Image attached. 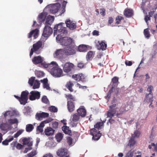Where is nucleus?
<instances>
[{
  "instance_id": "c756f323",
  "label": "nucleus",
  "mask_w": 157,
  "mask_h": 157,
  "mask_svg": "<svg viewBox=\"0 0 157 157\" xmlns=\"http://www.w3.org/2000/svg\"><path fill=\"white\" fill-rule=\"evenodd\" d=\"M62 129L65 134H68L71 136L72 135L71 131L69 129V127L63 126L62 127Z\"/></svg>"
},
{
  "instance_id": "052dcab7",
  "label": "nucleus",
  "mask_w": 157,
  "mask_h": 157,
  "mask_svg": "<svg viewBox=\"0 0 157 157\" xmlns=\"http://www.w3.org/2000/svg\"><path fill=\"white\" fill-rule=\"evenodd\" d=\"M37 154V152L36 151H32L31 152L27 155L28 157H33Z\"/></svg>"
},
{
  "instance_id": "f03ea898",
  "label": "nucleus",
  "mask_w": 157,
  "mask_h": 157,
  "mask_svg": "<svg viewBox=\"0 0 157 157\" xmlns=\"http://www.w3.org/2000/svg\"><path fill=\"white\" fill-rule=\"evenodd\" d=\"M50 72L52 75L55 77H60L63 76L62 69L58 66L53 67Z\"/></svg>"
},
{
  "instance_id": "6e6d98bb",
  "label": "nucleus",
  "mask_w": 157,
  "mask_h": 157,
  "mask_svg": "<svg viewBox=\"0 0 157 157\" xmlns=\"http://www.w3.org/2000/svg\"><path fill=\"white\" fill-rule=\"evenodd\" d=\"M8 122L11 124H17L18 123V120L16 119H9L8 120Z\"/></svg>"
},
{
  "instance_id": "412c9836",
  "label": "nucleus",
  "mask_w": 157,
  "mask_h": 157,
  "mask_svg": "<svg viewBox=\"0 0 157 157\" xmlns=\"http://www.w3.org/2000/svg\"><path fill=\"white\" fill-rule=\"evenodd\" d=\"M107 44L102 41H98L96 44V47L99 50L101 49L102 50H105L106 49Z\"/></svg>"
},
{
  "instance_id": "a18cd8bd",
  "label": "nucleus",
  "mask_w": 157,
  "mask_h": 157,
  "mask_svg": "<svg viewBox=\"0 0 157 157\" xmlns=\"http://www.w3.org/2000/svg\"><path fill=\"white\" fill-rule=\"evenodd\" d=\"M93 55V52L92 51H90L86 55V58L87 60H90L92 58Z\"/></svg>"
},
{
  "instance_id": "4be33fe9",
  "label": "nucleus",
  "mask_w": 157,
  "mask_h": 157,
  "mask_svg": "<svg viewBox=\"0 0 157 157\" xmlns=\"http://www.w3.org/2000/svg\"><path fill=\"white\" fill-rule=\"evenodd\" d=\"M43 60V59L40 56H35L32 59L33 63L35 64H37L42 63Z\"/></svg>"
},
{
  "instance_id": "7c9ffc66",
  "label": "nucleus",
  "mask_w": 157,
  "mask_h": 157,
  "mask_svg": "<svg viewBox=\"0 0 157 157\" xmlns=\"http://www.w3.org/2000/svg\"><path fill=\"white\" fill-rule=\"evenodd\" d=\"M40 81L43 83L44 88H46L47 90H50V88L49 86V84L48 83V80L47 78L41 80Z\"/></svg>"
},
{
  "instance_id": "6ab92c4d",
  "label": "nucleus",
  "mask_w": 157,
  "mask_h": 157,
  "mask_svg": "<svg viewBox=\"0 0 157 157\" xmlns=\"http://www.w3.org/2000/svg\"><path fill=\"white\" fill-rule=\"evenodd\" d=\"M66 26L71 30H73L76 27L75 23L73 22L70 19H67L65 22Z\"/></svg>"
},
{
  "instance_id": "a19ab883",
  "label": "nucleus",
  "mask_w": 157,
  "mask_h": 157,
  "mask_svg": "<svg viewBox=\"0 0 157 157\" xmlns=\"http://www.w3.org/2000/svg\"><path fill=\"white\" fill-rule=\"evenodd\" d=\"M35 75L37 78H40L43 77L44 74L43 71H38L35 72Z\"/></svg>"
},
{
  "instance_id": "2eb2a0df",
  "label": "nucleus",
  "mask_w": 157,
  "mask_h": 157,
  "mask_svg": "<svg viewBox=\"0 0 157 157\" xmlns=\"http://www.w3.org/2000/svg\"><path fill=\"white\" fill-rule=\"evenodd\" d=\"M67 154L68 150L65 148H61L56 152L57 155L60 157H69L68 155L67 156Z\"/></svg>"
},
{
  "instance_id": "f257e3e1",
  "label": "nucleus",
  "mask_w": 157,
  "mask_h": 157,
  "mask_svg": "<svg viewBox=\"0 0 157 157\" xmlns=\"http://www.w3.org/2000/svg\"><path fill=\"white\" fill-rule=\"evenodd\" d=\"M43 43L41 41H39L33 45V47L31 48L29 54L31 57L33 55L34 52L37 54H39L40 53V50L43 48Z\"/></svg>"
},
{
  "instance_id": "393cba45",
  "label": "nucleus",
  "mask_w": 157,
  "mask_h": 157,
  "mask_svg": "<svg viewBox=\"0 0 157 157\" xmlns=\"http://www.w3.org/2000/svg\"><path fill=\"white\" fill-rule=\"evenodd\" d=\"M55 130L51 127H48L45 129L44 133L47 136H52L54 133Z\"/></svg>"
},
{
  "instance_id": "4d7b16f0",
  "label": "nucleus",
  "mask_w": 157,
  "mask_h": 157,
  "mask_svg": "<svg viewBox=\"0 0 157 157\" xmlns=\"http://www.w3.org/2000/svg\"><path fill=\"white\" fill-rule=\"evenodd\" d=\"M48 64H51V65H50V67H48V69L49 70H50V71H51V69L53 67L55 66H57L58 65L56 64V63L55 62H52L50 63H48Z\"/></svg>"
},
{
  "instance_id": "0eeeda50",
  "label": "nucleus",
  "mask_w": 157,
  "mask_h": 157,
  "mask_svg": "<svg viewBox=\"0 0 157 157\" xmlns=\"http://www.w3.org/2000/svg\"><path fill=\"white\" fill-rule=\"evenodd\" d=\"M52 29L48 25H45L42 35L44 37L48 38L52 34Z\"/></svg>"
},
{
  "instance_id": "ea45409f",
  "label": "nucleus",
  "mask_w": 157,
  "mask_h": 157,
  "mask_svg": "<svg viewBox=\"0 0 157 157\" xmlns=\"http://www.w3.org/2000/svg\"><path fill=\"white\" fill-rule=\"evenodd\" d=\"M136 143V141L135 140V138L133 136H132L130 139L129 140L128 145L130 147L133 146Z\"/></svg>"
},
{
  "instance_id": "58836bf2",
  "label": "nucleus",
  "mask_w": 157,
  "mask_h": 157,
  "mask_svg": "<svg viewBox=\"0 0 157 157\" xmlns=\"http://www.w3.org/2000/svg\"><path fill=\"white\" fill-rule=\"evenodd\" d=\"M59 33L60 35H66L67 33V30L66 28L64 26L62 27V29H59Z\"/></svg>"
},
{
  "instance_id": "de8ad7c7",
  "label": "nucleus",
  "mask_w": 157,
  "mask_h": 157,
  "mask_svg": "<svg viewBox=\"0 0 157 157\" xmlns=\"http://www.w3.org/2000/svg\"><path fill=\"white\" fill-rule=\"evenodd\" d=\"M103 123L102 122H98L97 123L94 125L95 128H97L98 129L101 128V127L103 125Z\"/></svg>"
},
{
  "instance_id": "ddd939ff",
  "label": "nucleus",
  "mask_w": 157,
  "mask_h": 157,
  "mask_svg": "<svg viewBox=\"0 0 157 157\" xmlns=\"http://www.w3.org/2000/svg\"><path fill=\"white\" fill-rule=\"evenodd\" d=\"M74 65L72 63L68 62L66 63L63 66V71L66 73H68L73 69Z\"/></svg>"
},
{
  "instance_id": "473e14b6",
  "label": "nucleus",
  "mask_w": 157,
  "mask_h": 157,
  "mask_svg": "<svg viewBox=\"0 0 157 157\" xmlns=\"http://www.w3.org/2000/svg\"><path fill=\"white\" fill-rule=\"evenodd\" d=\"M11 145L13 147H16V148L18 150L21 149L24 147L23 145L19 143H17V141L13 142L11 144Z\"/></svg>"
},
{
  "instance_id": "a878e982",
  "label": "nucleus",
  "mask_w": 157,
  "mask_h": 157,
  "mask_svg": "<svg viewBox=\"0 0 157 157\" xmlns=\"http://www.w3.org/2000/svg\"><path fill=\"white\" fill-rule=\"evenodd\" d=\"M67 108L70 112L73 111L75 109V104L71 100L68 101L67 103Z\"/></svg>"
},
{
  "instance_id": "5fc2aeb1",
  "label": "nucleus",
  "mask_w": 157,
  "mask_h": 157,
  "mask_svg": "<svg viewBox=\"0 0 157 157\" xmlns=\"http://www.w3.org/2000/svg\"><path fill=\"white\" fill-rule=\"evenodd\" d=\"M35 78V77H32L29 79L28 83L30 86H32L33 85Z\"/></svg>"
},
{
  "instance_id": "7ed1b4c3",
  "label": "nucleus",
  "mask_w": 157,
  "mask_h": 157,
  "mask_svg": "<svg viewBox=\"0 0 157 157\" xmlns=\"http://www.w3.org/2000/svg\"><path fill=\"white\" fill-rule=\"evenodd\" d=\"M118 104H113L109 106V109L107 111V116L108 117H112L117 112V105Z\"/></svg>"
},
{
  "instance_id": "49530a36",
  "label": "nucleus",
  "mask_w": 157,
  "mask_h": 157,
  "mask_svg": "<svg viewBox=\"0 0 157 157\" xmlns=\"http://www.w3.org/2000/svg\"><path fill=\"white\" fill-rule=\"evenodd\" d=\"M41 101L43 103L46 104H48L49 103V101L47 96L45 95L43 96L42 97Z\"/></svg>"
},
{
  "instance_id": "e2e57ef3",
  "label": "nucleus",
  "mask_w": 157,
  "mask_h": 157,
  "mask_svg": "<svg viewBox=\"0 0 157 157\" xmlns=\"http://www.w3.org/2000/svg\"><path fill=\"white\" fill-rule=\"evenodd\" d=\"M140 132L139 131H135L134 134L132 136H133L134 138H138L140 135Z\"/></svg>"
},
{
  "instance_id": "39448f33",
  "label": "nucleus",
  "mask_w": 157,
  "mask_h": 157,
  "mask_svg": "<svg viewBox=\"0 0 157 157\" xmlns=\"http://www.w3.org/2000/svg\"><path fill=\"white\" fill-rule=\"evenodd\" d=\"M63 49L66 56L73 55L75 53L76 48L73 45L65 47Z\"/></svg>"
},
{
  "instance_id": "bb28decb",
  "label": "nucleus",
  "mask_w": 157,
  "mask_h": 157,
  "mask_svg": "<svg viewBox=\"0 0 157 157\" xmlns=\"http://www.w3.org/2000/svg\"><path fill=\"white\" fill-rule=\"evenodd\" d=\"M0 128L2 130L4 131L2 132L3 133V134L6 133L9 130V126L6 123L1 124L0 126Z\"/></svg>"
},
{
  "instance_id": "72a5a7b5",
  "label": "nucleus",
  "mask_w": 157,
  "mask_h": 157,
  "mask_svg": "<svg viewBox=\"0 0 157 157\" xmlns=\"http://www.w3.org/2000/svg\"><path fill=\"white\" fill-rule=\"evenodd\" d=\"M54 19V16L50 15L48 16L47 18L45 24V25H51Z\"/></svg>"
},
{
  "instance_id": "338daca9",
  "label": "nucleus",
  "mask_w": 157,
  "mask_h": 157,
  "mask_svg": "<svg viewBox=\"0 0 157 157\" xmlns=\"http://www.w3.org/2000/svg\"><path fill=\"white\" fill-rule=\"evenodd\" d=\"M29 140L28 139L26 138H24L22 140V141L23 142V145H27L28 144H29Z\"/></svg>"
},
{
  "instance_id": "864d4df0",
  "label": "nucleus",
  "mask_w": 157,
  "mask_h": 157,
  "mask_svg": "<svg viewBox=\"0 0 157 157\" xmlns=\"http://www.w3.org/2000/svg\"><path fill=\"white\" fill-rule=\"evenodd\" d=\"M48 109L50 111L52 112H57L58 111L57 108L53 106H52L49 107Z\"/></svg>"
},
{
  "instance_id": "1a4fd4ad",
  "label": "nucleus",
  "mask_w": 157,
  "mask_h": 157,
  "mask_svg": "<svg viewBox=\"0 0 157 157\" xmlns=\"http://www.w3.org/2000/svg\"><path fill=\"white\" fill-rule=\"evenodd\" d=\"M90 133L93 136L92 139L95 140H98L100 138L101 134L99 131L98 132L95 128L90 130Z\"/></svg>"
},
{
  "instance_id": "4c0bfd02",
  "label": "nucleus",
  "mask_w": 157,
  "mask_h": 157,
  "mask_svg": "<svg viewBox=\"0 0 157 157\" xmlns=\"http://www.w3.org/2000/svg\"><path fill=\"white\" fill-rule=\"evenodd\" d=\"M63 137V134L61 133H57L55 136V138L57 141L60 142Z\"/></svg>"
},
{
  "instance_id": "c9c22d12",
  "label": "nucleus",
  "mask_w": 157,
  "mask_h": 157,
  "mask_svg": "<svg viewBox=\"0 0 157 157\" xmlns=\"http://www.w3.org/2000/svg\"><path fill=\"white\" fill-rule=\"evenodd\" d=\"M80 119V116L78 114V113H76L72 116V121L75 122H77L79 121Z\"/></svg>"
},
{
  "instance_id": "c03bdc74",
  "label": "nucleus",
  "mask_w": 157,
  "mask_h": 157,
  "mask_svg": "<svg viewBox=\"0 0 157 157\" xmlns=\"http://www.w3.org/2000/svg\"><path fill=\"white\" fill-rule=\"evenodd\" d=\"M125 111V109L124 107H121L119 109V111H118L116 115L118 117L121 114L123 113Z\"/></svg>"
},
{
  "instance_id": "a211bd4d",
  "label": "nucleus",
  "mask_w": 157,
  "mask_h": 157,
  "mask_svg": "<svg viewBox=\"0 0 157 157\" xmlns=\"http://www.w3.org/2000/svg\"><path fill=\"white\" fill-rule=\"evenodd\" d=\"M49 115L48 113L45 112L37 113L36 115V118L38 120H41L43 118L48 117Z\"/></svg>"
},
{
  "instance_id": "79ce46f5",
  "label": "nucleus",
  "mask_w": 157,
  "mask_h": 157,
  "mask_svg": "<svg viewBox=\"0 0 157 157\" xmlns=\"http://www.w3.org/2000/svg\"><path fill=\"white\" fill-rule=\"evenodd\" d=\"M65 96L68 101H69V99L72 100L73 101H76V99L75 97L70 94H66Z\"/></svg>"
},
{
  "instance_id": "69168bd1",
  "label": "nucleus",
  "mask_w": 157,
  "mask_h": 157,
  "mask_svg": "<svg viewBox=\"0 0 157 157\" xmlns=\"http://www.w3.org/2000/svg\"><path fill=\"white\" fill-rule=\"evenodd\" d=\"M58 123L56 121L52 122V127L55 129H56L58 128Z\"/></svg>"
},
{
  "instance_id": "37998d69",
  "label": "nucleus",
  "mask_w": 157,
  "mask_h": 157,
  "mask_svg": "<svg viewBox=\"0 0 157 157\" xmlns=\"http://www.w3.org/2000/svg\"><path fill=\"white\" fill-rule=\"evenodd\" d=\"M13 140V137L12 136L9 139H6L5 140L2 141V143L3 145H7L8 144V143L11 142Z\"/></svg>"
},
{
  "instance_id": "b1692460",
  "label": "nucleus",
  "mask_w": 157,
  "mask_h": 157,
  "mask_svg": "<svg viewBox=\"0 0 157 157\" xmlns=\"http://www.w3.org/2000/svg\"><path fill=\"white\" fill-rule=\"evenodd\" d=\"M65 25V24L63 23H60L56 25L54 28V35H55V34L58 31L59 32V29H62V27L64 26Z\"/></svg>"
},
{
  "instance_id": "2f4dec72",
  "label": "nucleus",
  "mask_w": 157,
  "mask_h": 157,
  "mask_svg": "<svg viewBox=\"0 0 157 157\" xmlns=\"http://www.w3.org/2000/svg\"><path fill=\"white\" fill-rule=\"evenodd\" d=\"M74 85V84L73 82L72 81H69L67 82L65 85V87L71 92H72L74 91V89L72 88V87Z\"/></svg>"
},
{
  "instance_id": "f3484780",
  "label": "nucleus",
  "mask_w": 157,
  "mask_h": 157,
  "mask_svg": "<svg viewBox=\"0 0 157 157\" xmlns=\"http://www.w3.org/2000/svg\"><path fill=\"white\" fill-rule=\"evenodd\" d=\"M52 120V119L49 118L48 119L42 121L37 128V130H38L40 132H43V128L44 126V124L49 123Z\"/></svg>"
},
{
  "instance_id": "aec40b11",
  "label": "nucleus",
  "mask_w": 157,
  "mask_h": 157,
  "mask_svg": "<svg viewBox=\"0 0 157 157\" xmlns=\"http://www.w3.org/2000/svg\"><path fill=\"white\" fill-rule=\"evenodd\" d=\"M78 114L82 117H84L86 115V111L83 106H81L77 110Z\"/></svg>"
},
{
  "instance_id": "cd10ccee",
  "label": "nucleus",
  "mask_w": 157,
  "mask_h": 157,
  "mask_svg": "<svg viewBox=\"0 0 157 157\" xmlns=\"http://www.w3.org/2000/svg\"><path fill=\"white\" fill-rule=\"evenodd\" d=\"M124 14L126 17H130L133 15V10L130 9H126L124 11Z\"/></svg>"
},
{
  "instance_id": "09e8293b",
  "label": "nucleus",
  "mask_w": 157,
  "mask_h": 157,
  "mask_svg": "<svg viewBox=\"0 0 157 157\" xmlns=\"http://www.w3.org/2000/svg\"><path fill=\"white\" fill-rule=\"evenodd\" d=\"M124 19V18L123 17L119 16H117L116 18V24L118 25L120 24L121 20H123Z\"/></svg>"
},
{
  "instance_id": "3c124183",
  "label": "nucleus",
  "mask_w": 157,
  "mask_h": 157,
  "mask_svg": "<svg viewBox=\"0 0 157 157\" xmlns=\"http://www.w3.org/2000/svg\"><path fill=\"white\" fill-rule=\"evenodd\" d=\"M40 83L38 81L36 80L33 86V89H35L38 88L40 87Z\"/></svg>"
},
{
  "instance_id": "5701e85b",
  "label": "nucleus",
  "mask_w": 157,
  "mask_h": 157,
  "mask_svg": "<svg viewBox=\"0 0 157 157\" xmlns=\"http://www.w3.org/2000/svg\"><path fill=\"white\" fill-rule=\"evenodd\" d=\"M38 30L36 29L34 30H32L28 34V37L31 38L33 36L34 38H36L38 36Z\"/></svg>"
},
{
  "instance_id": "423d86ee",
  "label": "nucleus",
  "mask_w": 157,
  "mask_h": 157,
  "mask_svg": "<svg viewBox=\"0 0 157 157\" xmlns=\"http://www.w3.org/2000/svg\"><path fill=\"white\" fill-rule=\"evenodd\" d=\"M153 89V87L151 86H149L147 90L148 91L149 93L148 94H147L145 96V100L147 102H150L149 107L151 106L153 107V105H151L153 100V94L152 92V90Z\"/></svg>"
},
{
  "instance_id": "603ef678",
  "label": "nucleus",
  "mask_w": 157,
  "mask_h": 157,
  "mask_svg": "<svg viewBox=\"0 0 157 157\" xmlns=\"http://www.w3.org/2000/svg\"><path fill=\"white\" fill-rule=\"evenodd\" d=\"M144 34L145 37L148 38L150 37V34L148 29H146L144 30Z\"/></svg>"
},
{
  "instance_id": "680f3d73",
  "label": "nucleus",
  "mask_w": 157,
  "mask_h": 157,
  "mask_svg": "<svg viewBox=\"0 0 157 157\" xmlns=\"http://www.w3.org/2000/svg\"><path fill=\"white\" fill-rule=\"evenodd\" d=\"M134 151H129L126 155L124 157H132L133 155Z\"/></svg>"
},
{
  "instance_id": "f704fd0d",
  "label": "nucleus",
  "mask_w": 157,
  "mask_h": 157,
  "mask_svg": "<svg viewBox=\"0 0 157 157\" xmlns=\"http://www.w3.org/2000/svg\"><path fill=\"white\" fill-rule=\"evenodd\" d=\"M78 51L80 52H86L88 50L87 45L84 44L80 45L78 46Z\"/></svg>"
},
{
  "instance_id": "774afa93",
  "label": "nucleus",
  "mask_w": 157,
  "mask_h": 157,
  "mask_svg": "<svg viewBox=\"0 0 157 157\" xmlns=\"http://www.w3.org/2000/svg\"><path fill=\"white\" fill-rule=\"evenodd\" d=\"M51 65V64H48V63H47L45 62H42L41 63V66L45 68H48V67H50Z\"/></svg>"
},
{
  "instance_id": "9d476101",
  "label": "nucleus",
  "mask_w": 157,
  "mask_h": 157,
  "mask_svg": "<svg viewBox=\"0 0 157 157\" xmlns=\"http://www.w3.org/2000/svg\"><path fill=\"white\" fill-rule=\"evenodd\" d=\"M29 94V92L27 90L22 92L21 96V104L24 105L27 102Z\"/></svg>"
},
{
  "instance_id": "f8f14e48",
  "label": "nucleus",
  "mask_w": 157,
  "mask_h": 157,
  "mask_svg": "<svg viewBox=\"0 0 157 157\" xmlns=\"http://www.w3.org/2000/svg\"><path fill=\"white\" fill-rule=\"evenodd\" d=\"M55 57L60 59H63L65 58V55L63 49L57 50L54 54Z\"/></svg>"
},
{
  "instance_id": "6e6552de",
  "label": "nucleus",
  "mask_w": 157,
  "mask_h": 157,
  "mask_svg": "<svg viewBox=\"0 0 157 157\" xmlns=\"http://www.w3.org/2000/svg\"><path fill=\"white\" fill-rule=\"evenodd\" d=\"M29 96V99L31 101H34L38 100L40 99V93L36 90L31 91Z\"/></svg>"
},
{
  "instance_id": "9b49d317",
  "label": "nucleus",
  "mask_w": 157,
  "mask_h": 157,
  "mask_svg": "<svg viewBox=\"0 0 157 157\" xmlns=\"http://www.w3.org/2000/svg\"><path fill=\"white\" fill-rule=\"evenodd\" d=\"M72 77L77 82L81 81L84 82L86 81V77L82 73L73 75H72Z\"/></svg>"
},
{
  "instance_id": "4468645a",
  "label": "nucleus",
  "mask_w": 157,
  "mask_h": 157,
  "mask_svg": "<svg viewBox=\"0 0 157 157\" xmlns=\"http://www.w3.org/2000/svg\"><path fill=\"white\" fill-rule=\"evenodd\" d=\"M72 42V39L68 37H63L60 40V42L61 44L64 46H67L70 45L71 44Z\"/></svg>"
},
{
  "instance_id": "e433bc0d",
  "label": "nucleus",
  "mask_w": 157,
  "mask_h": 157,
  "mask_svg": "<svg viewBox=\"0 0 157 157\" xmlns=\"http://www.w3.org/2000/svg\"><path fill=\"white\" fill-rule=\"evenodd\" d=\"M34 129L33 126L31 124H28L26 125V130L27 132H31Z\"/></svg>"
},
{
  "instance_id": "0e129e2a",
  "label": "nucleus",
  "mask_w": 157,
  "mask_h": 157,
  "mask_svg": "<svg viewBox=\"0 0 157 157\" xmlns=\"http://www.w3.org/2000/svg\"><path fill=\"white\" fill-rule=\"evenodd\" d=\"M67 141L68 144L71 145L72 144L73 139L71 137H69L67 139Z\"/></svg>"
},
{
  "instance_id": "8fccbe9b",
  "label": "nucleus",
  "mask_w": 157,
  "mask_h": 157,
  "mask_svg": "<svg viewBox=\"0 0 157 157\" xmlns=\"http://www.w3.org/2000/svg\"><path fill=\"white\" fill-rule=\"evenodd\" d=\"M119 78L117 77H114L112 79V82L114 86L117 85Z\"/></svg>"
},
{
  "instance_id": "dca6fc26",
  "label": "nucleus",
  "mask_w": 157,
  "mask_h": 157,
  "mask_svg": "<svg viewBox=\"0 0 157 157\" xmlns=\"http://www.w3.org/2000/svg\"><path fill=\"white\" fill-rule=\"evenodd\" d=\"M60 6V4L59 3L54 4L51 6L50 9V11L52 13H55L58 12Z\"/></svg>"
},
{
  "instance_id": "c85d7f7f",
  "label": "nucleus",
  "mask_w": 157,
  "mask_h": 157,
  "mask_svg": "<svg viewBox=\"0 0 157 157\" xmlns=\"http://www.w3.org/2000/svg\"><path fill=\"white\" fill-rule=\"evenodd\" d=\"M47 13L46 12L41 13L38 16V19L40 23L44 21L46 17Z\"/></svg>"
},
{
  "instance_id": "20e7f679",
  "label": "nucleus",
  "mask_w": 157,
  "mask_h": 157,
  "mask_svg": "<svg viewBox=\"0 0 157 157\" xmlns=\"http://www.w3.org/2000/svg\"><path fill=\"white\" fill-rule=\"evenodd\" d=\"M118 104H113L109 106V109L107 111V116L108 117H112L117 112V105Z\"/></svg>"
},
{
  "instance_id": "bf43d9fd",
  "label": "nucleus",
  "mask_w": 157,
  "mask_h": 157,
  "mask_svg": "<svg viewBox=\"0 0 157 157\" xmlns=\"http://www.w3.org/2000/svg\"><path fill=\"white\" fill-rule=\"evenodd\" d=\"M113 92V90L112 88L110 89L108 91L107 96L105 98L107 99L108 100H109V99L110 98L111 96V94Z\"/></svg>"
},
{
  "instance_id": "13d9d810",
  "label": "nucleus",
  "mask_w": 157,
  "mask_h": 157,
  "mask_svg": "<svg viewBox=\"0 0 157 157\" xmlns=\"http://www.w3.org/2000/svg\"><path fill=\"white\" fill-rule=\"evenodd\" d=\"M24 131L23 130L21 129L19 130L14 135V138H17L21 134V133Z\"/></svg>"
}]
</instances>
